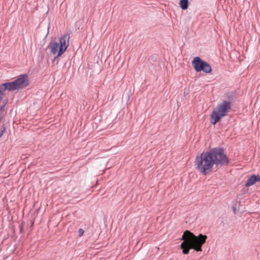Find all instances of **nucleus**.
Masks as SVG:
<instances>
[{
    "mask_svg": "<svg viewBox=\"0 0 260 260\" xmlns=\"http://www.w3.org/2000/svg\"><path fill=\"white\" fill-rule=\"evenodd\" d=\"M228 162V158L222 150L213 148L202 152L196 156L194 167L200 173L206 175L211 172L213 166L224 165Z\"/></svg>",
    "mask_w": 260,
    "mask_h": 260,
    "instance_id": "nucleus-1",
    "label": "nucleus"
},
{
    "mask_svg": "<svg viewBox=\"0 0 260 260\" xmlns=\"http://www.w3.org/2000/svg\"><path fill=\"white\" fill-rule=\"evenodd\" d=\"M207 239L206 235L200 234L197 236L189 231L186 230L182 236L181 240L183 241L180 245L183 254H188L191 249L198 252L202 251V247L206 243Z\"/></svg>",
    "mask_w": 260,
    "mask_h": 260,
    "instance_id": "nucleus-2",
    "label": "nucleus"
},
{
    "mask_svg": "<svg viewBox=\"0 0 260 260\" xmlns=\"http://www.w3.org/2000/svg\"><path fill=\"white\" fill-rule=\"evenodd\" d=\"M70 35L67 33L61 36L59 43L55 41L50 43L48 47L53 55H56L55 58L60 56L67 50Z\"/></svg>",
    "mask_w": 260,
    "mask_h": 260,
    "instance_id": "nucleus-3",
    "label": "nucleus"
},
{
    "mask_svg": "<svg viewBox=\"0 0 260 260\" xmlns=\"http://www.w3.org/2000/svg\"><path fill=\"white\" fill-rule=\"evenodd\" d=\"M29 84L28 77L26 75H20L16 80L0 84V93H3L5 90L14 91L21 89Z\"/></svg>",
    "mask_w": 260,
    "mask_h": 260,
    "instance_id": "nucleus-4",
    "label": "nucleus"
},
{
    "mask_svg": "<svg viewBox=\"0 0 260 260\" xmlns=\"http://www.w3.org/2000/svg\"><path fill=\"white\" fill-rule=\"evenodd\" d=\"M231 109V103L224 101L219 104L213 110L210 116L211 123L213 125L216 124L221 118L224 117Z\"/></svg>",
    "mask_w": 260,
    "mask_h": 260,
    "instance_id": "nucleus-5",
    "label": "nucleus"
},
{
    "mask_svg": "<svg viewBox=\"0 0 260 260\" xmlns=\"http://www.w3.org/2000/svg\"><path fill=\"white\" fill-rule=\"evenodd\" d=\"M192 65L196 72L201 71L210 73L212 71V68L210 64L207 62L202 60L199 57H196L192 61Z\"/></svg>",
    "mask_w": 260,
    "mask_h": 260,
    "instance_id": "nucleus-6",
    "label": "nucleus"
},
{
    "mask_svg": "<svg viewBox=\"0 0 260 260\" xmlns=\"http://www.w3.org/2000/svg\"><path fill=\"white\" fill-rule=\"evenodd\" d=\"M260 181V176L253 175L251 176L247 180L245 185L247 187H249L254 184L256 182Z\"/></svg>",
    "mask_w": 260,
    "mask_h": 260,
    "instance_id": "nucleus-7",
    "label": "nucleus"
},
{
    "mask_svg": "<svg viewBox=\"0 0 260 260\" xmlns=\"http://www.w3.org/2000/svg\"><path fill=\"white\" fill-rule=\"evenodd\" d=\"M180 7L183 10H186L187 9L188 6V0H181L179 3Z\"/></svg>",
    "mask_w": 260,
    "mask_h": 260,
    "instance_id": "nucleus-8",
    "label": "nucleus"
},
{
    "mask_svg": "<svg viewBox=\"0 0 260 260\" xmlns=\"http://www.w3.org/2000/svg\"><path fill=\"white\" fill-rule=\"evenodd\" d=\"M6 104H7V102H6L5 103H4V104L0 106V114L1 115H3V111L4 109Z\"/></svg>",
    "mask_w": 260,
    "mask_h": 260,
    "instance_id": "nucleus-9",
    "label": "nucleus"
},
{
    "mask_svg": "<svg viewBox=\"0 0 260 260\" xmlns=\"http://www.w3.org/2000/svg\"><path fill=\"white\" fill-rule=\"evenodd\" d=\"M84 230L82 229H80L78 231V236L81 237L84 234Z\"/></svg>",
    "mask_w": 260,
    "mask_h": 260,
    "instance_id": "nucleus-10",
    "label": "nucleus"
},
{
    "mask_svg": "<svg viewBox=\"0 0 260 260\" xmlns=\"http://www.w3.org/2000/svg\"><path fill=\"white\" fill-rule=\"evenodd\" d=\"M5 131V128H4L3 129H1V131H0V138L3 136V135L4 134V132Z\"/></svg>",
    "mask_w": 260,
    "mask_h": 260,
    "instance_id": "nucleus-11",
    "label": "nucleus"
}]
</instances>
